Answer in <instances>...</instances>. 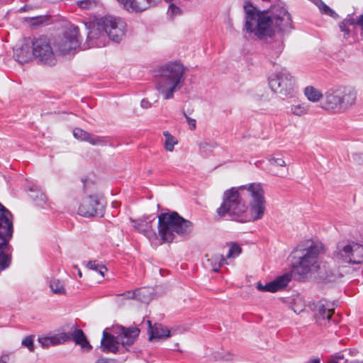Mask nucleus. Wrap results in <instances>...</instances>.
<instances>
[{"label":"nucleus","instance_id":"a19ab883","mask_svg":"<svg viewBox=\"0 0 363 363\" xmlns=\"http://www.w3.org/2000/svg\"><path fill=\"white\" fill-rule=\"evenodd\" d=\"M270 283H267L265 285H262L261 282H258L257 284V289L260 291H269L272 293V288L270 286Z\"/></svg>","mask_w":363,"mask_h":363},{"label":"nucleus","instance_id":"aec40b11","mask_svg":"<svg viewBox=\"0 0 363 363\" xmlns=\"http://www.w3.org/2000/svg\"><path fill=\"white\" fill-rule=\"evenodd\" d=\"M356 99V90L352 87H345L343 94L340 96V109L343 111L348 110L355 104Z\"/></svg>","mask_w":363,"mask_h":363},{"label":"nucleus","instance_id":"6e6552de","mask_svg":"<svg viewBox=\"0 0 363 363\" xmlns=\"http://www.w3.org/2000/svg\"><path fill=\"white\" fill-rule=\"evenodd\" d=\"M13 216L11 211L0 203V249H4L12 254L13 248L10 244L13 238Z\"/></svg>","mask_w":363,"mask_h":363},{"label":"nucleus","instance_id":"79ce46f5","mask_svg":"<svg viewBox=\"0 0 363 363\" xmlns=\"http://www.w3.org/2000/svg\"><path fill=\"white\" fill-rule=\"evenodd\" d=\"M186 119V122L188 123L189 125V128L191 130H195L196 129V120L194 118H190L188 115H184Z\"/></svg>","mask_w":363,"mask_h":363},{"label":"nucleus","instance_id":"de8ad7c7","mask_svg":"<svg viewBox=\"0 0 363 363\" xmlns=\"http://www.w3.org/2000/svg\"><path fill=\"white\" fill-rule=\"evenodd\" d=\"M77 4L79 5V7H81L82 9H86L88 7L86 0L78 1Z\"/></svg>","mask_w":363,"mask_h":363},{"label":"nucleus","instance_id":"4c0bfd02","mask_svg":"<svg viewBox=\"0 0 363 363\" xmlns=\"http://www.w3.org/2000/svg\"><path fill=\"white\" fill-rule=\"evenodd\" d=\"M268 160L269 164L278 167H285L286 165L282 157H276L273 156L269 157Z\"/></svg>","mask_w":363,"mask_h":363},{"label":"nucleus","instance_id":"13d9d810","mask_svg":"<svg viewBox=\"0 0 363 363\" xmlns=\"http://www.w3.org/2000/svg\"><path fill=\"white\" fill-rule=\"evenodd\" d=\"M2 2H7L9 0H0Z\"/></svg>","mask_w":363,"mask_h":363},{"label":"nucleus","instance_id":"393cba45","mask_svg":"<svg viewBox=\"0 0 363 363\" xmlns=\"http://www.w3.org/2000/svg\"><path fill=\"white\" fill-rule=\"evenodd\" d=\"M307 99L311 102H318L323 97L322 91L313 86H307L303 90Z\"/></svg>","mask_w":363,"mask_h":363},{"label":"nucleus","instance_id":"e433bc0d","mask_svg":"<svg viewBox=\"0 0 363 363\" xmlns=\"http://www.w3.org/2000/svg\"><path fill=\"white\" fill-rule=\"evenodd\" d=\"M48 20V18L45 16H38L30 17V23L33 26H39L45 23Z\"/></svg>","mask_w":363,"mask_h":363},{"label":"nucleus","instance_id":"9d476101","mask_svg":"<svg viewBox=\"0 0 363 363\" xmlns=\"http://www.w3.org/2000/svg\"><path fill=\"white\" fill-rule=\"evenodd\" d=\"M33 54L40 63L55 65L57 60L48 39L45 36L35 38L32 41Z\"/></svg>","mask_w":363,"mask_h":363},{"label":"nucleus","instance_id":"72a5a7b5","mask_svg":"<svg viewBox=\"0 0 363 363\" xmlns=\"http://www.w3.org/2000/svg\"><path fill=\"white\" fill-rule=\"evenodd\" d=\"M242 252V247L235 242H232L227 254V258H234Z\"/></svg>","mask_w":363,"mask_h":363},{"label":"nucleus","instance_id":"052dcab7","mask_svg":"<svg viewBox=\"0 0 363 363\" xmlns=\"http://www.w3.org/2000/svg\"><path fill=\"white\" fill-rule=\"evenodd\" d=\"M167 2H171L173 0H165Z\"/></svg>","mask_w":363,"mask_h":363},{"label":"nucleus","instance_id":"a18cd8bd","mask_svg":"<svg viewBox=\"0 0 363 363\" xmlns=\"http://www.w3.org/2000/svg\"><path fill=\"white\" fill-rule=\"evenodd\" d=\"M343 22H346L347 25H354L357 24V21H355L353 18L349 17L345 18Z\"/></svg>","mask_w":363,"mask_h":363},{"label":"nucleus","instance_id":"412c9836","mask_svg":"<svg viewBox=\"0 0 363 363\" xmlns=\"http://www.w3.org/2000/svg\"><path fill=\"white\" fill-rule=\"evenodd\" d=\"M68 335V341L72 340L76 345H79L82 348L86 349L89 351L92 349V346L90 345L86 339V337L82 329L75 328L72 333H65Z\"/></svg>","mask_w":363,"mask_h":363},{"label":"nucleus","instance_id":"b1692460","mask_svg":"<svg viewBox=\"0 0 363 363\" xmlns=\"http://www.w3.org/2000/svg\"><path fill=\"white\" fill-rule=\"evenodd\" d=\"M291 280V274L285 273L281 276L277 277L272 281H270V284L272 289V293L277 292L284 288H285Z\"/></svg>","mask_w":363,"mask_h":363},{"label":"nucleus","instance_id":"a211bd4d","mask_svg":"<svg viewBox=\"0 0 363 363\" xmlns=\"http://www.w3.org/2000/svg\"><path fill=\"white\" fill-rule=\"evenodd\" d=\"M73 135L75 138L86 141L92 145H104L105 140L102 137L92 135L82 128H76L73 130Z\"/></svg>","mask_w":363,"mask_h":363},{"label":"nucleus","instance_id":"f8f14e48","mask_svg":"<svg viewBox=\"0 0 363 363\" xmlns=\"http://www.w3.org/2000/svg\"><path fill=\"white\" fill-rule=\"evenodd\" d=\"M80 42L79 28L71 26L66 29L63 36L57 41L56 48L62 55H73L79 47Z\"/></svg>","mask_w":363,"mask_h":363},{"label":"nucleus","instance_id":"7ed1b4c3","mask_svg":"<svg viewBox=\"0 0 363 363\" xmlns=\"http://www.w3.org/2000/svg\"><path fill=\"white\" fill-rule=\"evenodd\" d=\"M156 88L164 99L173 97L184 83L185 68L179 62H170L161 66L156 71Z\"/></svg>","mask_w":363,"mask_h":363},{"label":"nucleus","instance_id":"f257e3e1","mask_svg":"<svg viewBox=\"0 0 363 363\" xmlns=\"http://www.w3.org/2000/svg\"><path fill=\"white\" fill-rule=\"evenodd\" d=\"M244 30L259 40L272 39L273 43L269 45V49L272 56L278 57L284 50V35L293 28L291 16L287 9L274 5L269 10L260 11L247 2L244 5Z\"/></svg>","mask_w":363,"mask_h":363},{"label":"nucleus","instance_id":"5701e85b","mask_svg":"<svg viewBox=\"0 0 363 363\" xmlns=\"http://www.w3.org/2000/svg\"><path fill=\"white\" fill-rule=\"evenodd\" d=\"M150 340L152 339H166L170 335V331L167 328L164 327L162 324L155 323L152 325L151 321L147 320Z\"/></svg>","mask_w":363,"mask_h":363},{"label":"nucleus","instance_id":"4468645a","mask_svg":"<svg viewBox=\"0 0 363 363\" xmlns=\"http://www.w3.org/2000/svg\"><path fill=\"white\" fill-rule=\"evenodd\" d=\"M123 9L130 12H142L153 6L158 0H117Z\"/></svg>","mask_w":363,"mask_h":363},{"label":"nucleus","instance_id":"f03ea898","mask_svg":"<svg viewBox=\"0 0 363 363\" xmlns=\"http://www.w3.org/2000/svg\"><path fill=\"white\" fill-rule=\"evenodd\" d=\"M264 191L259 183L231 187L224 191L216 220L247 223L261 219L265 211Z\"/></svg>","mask_w":363,"mask_h":363},{"label":"nucleus","instance_id":"9b49d317","mask_svg":"<svg viewBox=\"0 0 363 363\" xmlns=\"http://www.w3.org/2000/svg\"><path fill=\"white\" fill-rule=\"evenodd\" d=\"M294 80L286 69L283 68L280 71L271 75L269 78V86L275 93L287 96L293 90Z\"/></svg>","mask_w":363,"mask_h":363},{"label":"nucleus","instance_id":"f704fd0d","mask_svg":"<svg viewBox=\"0 0 363 363\" xmlns=\"http://www.w3.org/2000/svg\"><path fill=\"white\" fill-rule=\"evenodd\" d=\"M200 151L202 153L207 154L208 152H211L213 148L216 147L215 143H210L207 141H201L198 143Z\"/></svg>","mask_w":363,"mask_h":363},{"label":"nucleus","instance_id":"423d86ee","mask_svg":"<svg viewBox=\"0 0 363 363\" xmlns=\"http://www.w3.org/2000/svg\"><path fill=\"white\" fill-rule=\"evenodd\" d=\"M140 332V329L137 327L116 325L115 333L117 334V336L115 337L113 335L104 330L101 340L102 351L116 354L118 352V345L120 342L126 350H128L127 347H130L137 340Z\"/></svg>","mask_w":363,"mask_h":363},{"label":"nucleus","instance_id":"a878e982","mask_svg":"<svg viewBox=\"0 0 363 363\" xmlns=\"http://www.w3.org/2000/svg\"><path fill=\"white\" fill-rule=\"evenodd\" d=\"M12 262V254L4 249H0V274L9 268Z\"/></svg>","mask_w":363,"mask_h":363},{"label":"nucleus","instance_id":"3c124183","mask_svg":"<svg viewBox=\"0 0 363 363\" xmlns=\"http://www.w3.org/2000/svg\"><path fill=\"white\" fill-rule=\"evenodd\" d=\"M357 25L361 27L362 30L363 31V14L360 15L357 20Z\"/></svg>","mask_w":363,"mask_h":363},{"label":"nucleus","instance_id":"5fc2aeb1","mask_svg":"<svg viewBox=\"0 0 363 363\" xmlns=\"http://www.w3.org/2000/svg\"><path fill=\"white\" fill-rule=\"evenodd\" d=\"M343 363H363V361H359V360H352V361H348L347 359H345Z\"/></svg>","mask_w":363,"mask_h":363},{"label":"nucleus","instance_id":"c756f323","mask_svg":"<svg viewBox=\"0 0 363 363\" xmlns=\"http://www.w3.org/2000/svg\"><path fill=\"white\" fill-rule=\"evenodd\" d=\"M51 290L55 293L57 294H65V289L64 286V284L62 281H60L59 279H52L50 281V284Z\"/></svg>","mask_w":363,"mask_h":363},{"label":"nucleus","instance_id":"8fccbe9b","mask_svg":"<svg viewBox=\"0 0 363 363\" xmlns=\"http://www.w3.org/2000/svg\"><path fill=\"white\" fill-rule=\"evenodd\" d=\"M110 362V359L106 358V357H100L96 362V363H109Z\"/></svg>","mask_w":363,"mask_h":363},{"label":"nucleus","instance_id":"0eeeda50","mask_svg":"<svg viewBox=\"0 0 363 363\" xmlns=\"http://www.w3.org/2000/svg\"><path fill=\"white\" fill-rule=\"evenodd\" d=\"M298 261L294 264L293 272L303 277L311 270L318 267V259L320 254V247L311 245L309 247L300 250Z\"/></svg>","mask_w":363,"mask_h":363},{"label":"nucleus","instance_id":"f3484780","mask_svg":"<svg viewBox=\"0 0 363 363\" xmlns=\"http://www.w3.org/2000/svg\"><path fill=\"white\" fill-rule=\"evenodd\" d=\"M324 99L322 107L326 111L339 108L340 109V96L337 94V90L330 89L323 95Z\"/></svg>","mask_w":363,"mask_h":363},{"label":"nucleus","instance_id":"4be33fe9","mask_svg":"<svg viewBox=\"0 0 363 363\" xmlns=\"http://www.w3.org/2000/svg\"><path fill=\"white\" fill-rule=\"evenodd\" d=\"M69 337L65 333H61L50 337H39L38 342L43 348H48L50 346H56L67 342Z\"/></svg>","mask_w":363,"mask_h":363},{"label":"nucleus","instance_id":"09e8293b","mask_svg":"<svg viewBox=\"0 0 363 363\" xmlns=\"http://www.w3.org/2000/svg\"><path fill=\"white\" fill-rule=\"evenodd\" d=\"M140 106L144 108H147L150 106V103L146 99H143L140 102Z\"/></svg>","mask_w":363,"mask_h":363},{"label":"nucleus","instance_id":"1a4fd4ad","mask_svg":"<svg viewBox=\"0 0 363 363\" xmlns=\"http://www.w3.org/2000/svg\"><path fill=\"white\" fill-rule=\"evenodd\" d=\"M333 256L335 259L345 263L362 264L363 262V245L354 242L344 246L338 245Z\"/></svg>","mask_w":363,"mask_h":363},{"label":"nucleus","instance_id":"bb28decb","mask_svg":"<svg viewBox=\"0 0 363 363\" xmlns=\"http://www.w3.org/2000/svg\"><path fill=\"white\" fill-rule=\"evenodd\" d=\"M309 106L308 103L294 100L291 105V111L292 113H304L308 111Z\"/></svg>","mask_w":363,"mask_h":363},{"label":"nucleus","instance_id":"4d7b16f0","mask_svg":"<svg viewBox=\"0 0 363 363\" xmlns=\"http://www.w3.org/2000/svg\"><path fill=\"white\" fill-rule=\"evenodd\" d=\"M308 363H320V359L315 358L308 360Z\"/></svg>","mask_w":363,"mask_h":363},{"label":"nucleus","instance_id":"2f4dec72","mask_svg":"<svg viewBox=\"0 0 363 363\" xmlns=\"http://www.w3.org/2000/svg\"><path fill=\"white\" fill-rule=\"evenodd\" d=\"M30 197L37 206L43 207L46 203L47 197L43 192H35L33 195H30Z\"/></svg>","mask_w":363,"mask_h":363},{"label":"nucleus","instance_id":"20e7f679","mask_svg":"<svg viewBox=\"0 0 363 363\" xmlns=\"http://www.w3.org/2000/svg\"><path fill=\"white\" fill-rule=\"evenodd\" d=\"M157 218L158 234L163 242H172L176 235L188 238L193 231L194 224L176 211L162 213Z\"/></svg>","mask_w":363,"mask_h":363},{"label":"nucleus","instance_id":"bf43d9fd","mask_svg":"<svg viewBox=\"0 0 363 363\" xmlns=\"http://www.w3.org/2000/svg\"><path fill=\"white\" fill-rule=\"evenodd\" d=\"M0 363H7V362H6L5 361H3V360H0Z\"/></svg>","mask_w":363,"mask_h":363},{"label":"nucleus","instance_id":"6e6d98bb","mask_svg":"<svg viewBox=\"0 0 363 363\" xmlns=\"http://www.w3.org/2000/svg\"><path fill=\"white\" fill-rule=\"evenodd\" d=\"M74 269L77 271L78 276L79 277H82V273L81 270L79 269V268L77 267V265H74Z\"/></svg>","mask_w":363,"mask_h":363},{"label":"nucleus","instance_id":"dca6fc26","mask_svg":"<svg viewBox=\"0 0 363 363\" xmlns=\"http://www.w3.org/2000/svg\"><path fill=\"white\" fill-rule=\"evenodd\" d=\"M314 310L315 311V318L318 325L325 326L330 323L334 309L327 308L323 303L318 302Z\"/></svg>","mask_w":363,"mask_h":363},{"label":"nucleus","instance_id":"58836bf2","mask_svg":"<svg viewBox=\"0 0 363 363\" xmlns=\"http://www.w3.org/2000/svg\"><path fill=\"white\" fill-rule=\"evenodd\" d=\"M181 12V9L174 4H171L169 5L168 13H169L171 18H173L175 16L180 14Z\"/></svg>","mask_w":363,"mask_h":363},{"label":"nucleus","instance_id":"6ab92c4d","mask_svg":"<svg viewBox=\"0 0 363 363\" xmlns=\"http://www.w3.org/2000/svg\"><path fill=\"white\" fill-rule=\"evenodd\" d=\"M29 43H23L21 45H16L13 49V57L20 64L30 61L33 57V50L30 51Z\"/></svg>","mask_w":363,"mask_h":363},{"label":"nucleus","instance_id":"2eb2a0df","mask_svg":"<svg viewBox=\"0 0 363 363\" xmlns=\"http://www.w3.org/2000/svg\"><path fill=\"white\" fill-rule=\"evenodd\" d=\"M106 23L111 26L116 23L113 30H109V38L116 43H119L125 35V23L119 17L110 16L106 19Z\"/></svg>","mask_w":363,"mask_h":363},{"label":"nucleus","instance_id":"39448f33","mask_svg":"<svg viewBox=\"0 0 363 363\" xmlns=\"http://www.w3.org/2000/svg\"><path fill=\"white\" fill-rule=\"evenodd\" d=\"M84 191L87 196L84 198L78 208V213L85 218H102L105 213L106 202L104 197L96 193V185L91 179H82Z\"/></svg>","mask_w":363,"mask_h":363},{"label":"nucleus","instance_id":"603ef678","mask_svg":"<svg viewBox=\"0 0 363 363\" xmlns=\"http://www.w3.org/2000/svg\"><path fill=\"white\" fill-rule=\"evenodd\" d=\"M212 267H213V271L214 272H219L220 267H218L217 262L214 261V263H212Z\"/></svg>","mask_w":363,"mask_h":363},{"label":"nucleus","instance_id":"864d4df0","mask_svg":"<svg viewBox=\"0 0 363 363\" xmlns=\"http://www.w3.org/2000/svg\"><path fill=\"white\" fill-rule=\"evenodd\" d=\"M96 30H91V31H90V32L88 33L87 38H88L89 40L92 39V38L95 36V35L96 34Z\"/></svg>","mask_w":363,"mask_h":363},{"label":"nucleus","instance_id":"7c9ffc66","mask_svg":"<svg viewBox=\"0 0 363 363\" xmlns=\"http://www.w3.org/2000/svg\"><path fill=\"white\" fill-rule=\"evenodd\" d=\"M315 4L318 6L322 13L331 17H335L337 16L336 13L321 0H317L315 1Z\"/></svg>","mask_w":363,"mask_h":363},{"label":"nucleus","instance_id":"473e14b6","mask_svg":"<svg viewBox=\"0 0 363 363\" xmlns=\"http://www.w3.org/2000/svg\"><path fill=\"white\" fill-rule=\"evenodd\" d=\"M110 16H104V17L101 18L100 19H99V21L97 22L99 29H101V28L103 29L106 32V33L108 35V37H109V30H111V31L113 30V29L116 26V23H111V26L106 23V22H105L106 19Z\"/></svg>","mask_w":363,"mask_h":363},{"label":"nucleus","instance_id":"c85d7f7f","mask_svg":"<svg viewBox=\"0 0 363 363\" xmlns=\"http://www.w3.org/2000/svg\"><path fill=\"white\" fill-rule=\"evenodd\" d=\"M86 267L88 269L98 272L102 277H104V274L107 272L106 267L102 264H99L96 260H91L88 262Z\"/></svg>","mask_w":363,"mask_h":363},{"label":"nucleus","instance_id":"49530a36","mask_svg":"<svg viewBox=\"0 0 363 363\" xmlns=\"http://www.w3.org/2000/svg\"><path fill=\"white\" fill-rule=\"evenodd\" d=\"M335 359L336 361L340 362V360L344 359V355L341 354L340 353H337V354H335L332 356V359Z\"/></svg>","mask_w":363,"mask_h":363},{"label":"nucleus","instance_id":"ea45409f","mask_svg":"<svg viewBox=\"0 0 363 363\" xmlns=\"http://www.w3.org/2000/svg\"><path fill=\"white\" fill-rule=\"evenodd\" d=\"M214 261L217 262L218 267H221L222 266L228 264L226 258L222 255L215 256Z\"/></svg>","mask_w":363,"mask_h":363},{"label":"nucleus","instance_id":"37998d69","mask_svg":"<svg viewBox=\"0 0 363 363\" xmlns=\"http://www.w3.org/2000/svg\"><path fill=\"white\" fill-rule=\"evenodd\" d=\"M352 158L359 164L363 163V153H355L352 155Z\"/></svg>","mask_w":363,"mask_h":363},{"label":"nucleus","instance_id":"c03bdc74","mask_svg":"<svg viewBox=\"0 0 363 363\" xmlns=\"http://www.w3.org/2000/svg\"><path fill=\"white\" fill-rule=\"evenodd\" d=\"M340 29L341 30V31L345 32L347 35H348L350 33V30L347 28L346 22L342 21L340 23Z\"/></svg>","mask_w":363,"mask_h":363},{"label":"nucleus","instance_id":"ddd939ff","mask_svg":"<svg viewBox=\"0 0 363 363\" xmlns=\"http://www.w3.org/2000/svg\"><path fill=\"white\" fill-rule=\"evenodd\" d=\"M156 218L157 216L152 214L136 220L133 218H130V220L138 233L151 240L157 238L156 232L152 227V223L156 220Z\"/></svg>","mask_w":363,"mask_h":363},{"label":"nucleus","instance_id":"cd10ccee","mask_svg":"<svg viewBox=\"0 0 363 363\" xmlns=\"http://www.w3.org/2000/svg\"><path fill=\"white\" fill-rule=\"evenodd\" d=\"M163 135L165 138V150L169 152H172L174 150V145L178 143V140L167 130L163 132Z\"/></svg>","mask_w":363,"mask_h":363},{"label":"nucleus","instance_id":"c9c22d12","mask_svg":"<svg viewBox=\"0 0 363 363\" xmlns=\"http://www.w3.org/2000/svg\"><path fill=\"white\" fill-rule=\"evenodd\" d=\"M34 336L33 335H29L26 336L21 342V345L27 347L30 352H34L35 350V345L33 342Z\"/></svg>","mask_w":363,"mask_h":363}]
</instances>
